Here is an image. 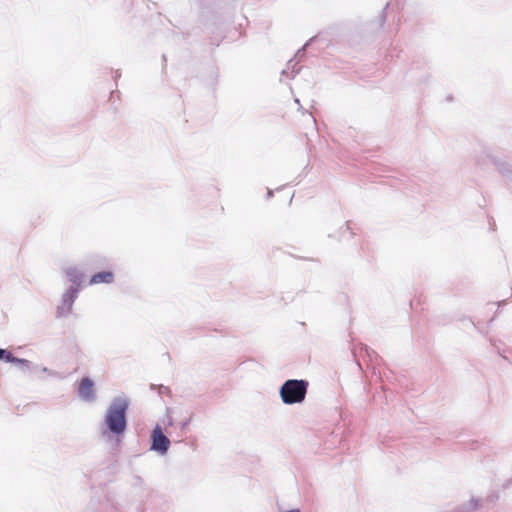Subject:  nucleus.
<instances>
[{
	"instance_id": "f257e3e1",
	"label": "nucleus",
	"mask_w": 512,
	"mask_h": 512,
	"mask_svg": "<svg viewBox=\"0 0 512 512\" xmlns=\"http://www.w3.org/2000/svg\"><path fill=\"white\" fill-rule=\"evenodd\" d=\"M128 402L125 399L117 398L113 401L107 411L106 424L111 432L121 434L126 428V411Z\"/></svg>"
},
{
	"instance_id": "f03ea898",
	"label": "nucleus",
	"mask_w": 512,
	"mask_h": 512,
	"mask_svg": "<svg viewBox=\"0 0 512 512\" xmlns=\"http://www.w3.org/2000/svg\"><path fill=\"white\" fill-rule=\"evenodd\" d=\"M308 382L304 380H287L280 389V396L285 404L301 403L307 393Z\"/></svg>"
},
{
	"instance_id": "20e7f679",
	"label": "nucleus",
	"mask_w": 512,
	"mask_h": 512,
	"mask_svg": "<svg viewBox=\"0 0 512 512\" xmlns=\"http://www.w3.org/2000/svg\"><path fill=\"white\" fill-rule=\"evenodd\" d=\"M78 393L79 396L86 400V401H92L94 400V383L90 378H83L79 382L78 385Z\"/></svg>"
},
{
	"instance_id": "0eeeda50",
	"label": "nucleus",
	"mask_w": 512,
	"mask_h": 512,
	"mask_svg": "<svg viewBox=\"0 0 512 512\" xmlns=\"http://www.w3.org/2000/svg\"><path fill=\"white\" fill-rule=\"evenodd\" d=\"M73 301H74V296L70 295L69 299L65 300V303H64L65 311H64V308H59V310H58V316L59 317L63 316L65 313H69L71 311L72 305H73Z\"/></svg>"
},
{
	"instance_id": "7ed1b4c3",
	"label": "nucleus",
	"mask_w": 512,
	"mask_h": 512,
	"mask_svg": "<svg viewBox=\"0 0 512 512\" xmlns=\"http://www.w3.org/2000/svg\"><path fill=\"white\" fill-rule=\"evenodd\" d=\"M152 450H155L161 454H165L168 451L170 441L163 434L159 426L155 427L152 432Z\"/></svg>"
},
{
	"instance_id": "39448f33",
	"label": "nucleus",
	"mask_w": 512,
	"mask_h": 512,
	"mask_svg": "<svg viewBox=\"0 0 512 512\" xmlns=\"http://www.w3.org/2000/svg\"><path fill=\"white\" fill-rule=\"evenodd\" d=\"M113 280H114V274L111 271H102V272H98V273L94 274L91 277L89 283L91 285L102 284V283L110 284L113 282Z\"/></svg>"
},
{
	"instance_id": "423d86ee",
	"label": "nucleus",
	"mask_w": 512,
	"mask_h": 512,
	"mask_svg": "<svg viewBox=\"0 0 512 512\" xmlns=\"http://www.w3.org/2000/svg\"><path fill=\"white\" fill-rule=\"evenodd\" d=\"M0 359H4L7 362H17V363H21V364H24L27 362L25 360L17 359L10 352H8L4 349H0Z\"/></svg>"
}]
</instances>
